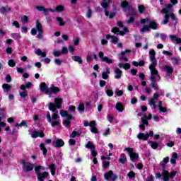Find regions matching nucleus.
I'll list each match as a JSON object with an SVG mask.
<instances>
[{
    "instance_id": "nucleus-10",
    "label": "nucleus",
    "mask_w": 181,
    "mask_h": 181,
    "mask_svg": "<svg viewBox=\"0 0 181 181\" xmlns=\"http://www.w3.org/2000/svg\"><path fill=\"white\" fill-rule=\"evenodd\" d=\"M149 136H153V131L151 130L149 133L144 134V133H139L137 135L138 139H140L141 141H148V138Z\"/></svg>"
},
{
    "instance_id": "nucleus-60",
    "label": "nucleus",
    "mask_w": 181,
    "mask_h": 181,
    "mask_svg": "<svg viewBox=\"0 0 181 181\" xmlns=\"http://www.w3.org/2000/svg\"><path fill=\"white\" fill-rule=\"evenodd\" d=\"M86 60L88 63H92L93 62V55H91V54L87 55Z\"/></svg>"
},
{
    "instance_id": "nucleus-51",
    "label": "nucleus",
    "mask_w": 181,
    "mask_h": 181,
    "mask_svg": "<svg viewBox=\"0 0 181 181\" xmlns=\"http://www.w3.org/2000/svg\"><path fill=\"white\" fill-rule=\"evenodd\" d=\"M55 12H63V11H64V6L59 5L58 6L56 7L55 8Z\"/></svg>"
},
{
    "instance_id": "nucleus-55",
    "label": "nucleus",
    "mask_w": 181,
    "mask_h": 181,
    "mask_svg": "<svg viewBox=\"0 0 181 181\" xmlns=\"http://www.w3.org/2000/svg\"><path fill=\"white\" fill-rule=\"evenodd\" d=\"M67 53H69V49H67L66 47H63L61 51V54H67Z\"/></svg>"
},
{
    "instance_id": "nucleus-2",
    "label": "nucleus",
    "mask_w": 181,
    "mask_h": 181,
    "mask_svg": "<svg viewBox=\"0 0 181 181\" xmlns=\"http://www.w3.org/2000/svg\"><path fill=\"white\" fill-rule=\"evenodd\" d=\"M21 163L24 173H28V172H32V170L35 169L37 178L39 181H45V179H47L49 177V173L46 171H44L43 173L40 172V170H46V168L42 165H37L35 167V164L30 162H26V160H21Z\"/></svg>"
},
{
    "instance_id": "nucleus-21",
    "label": "nucleus",
    "mask_w": 181,
    "mask_h": 181,
    "mask_svg": "<svg viewBox=\"0 0 181 181\" xmlns=\"http://www.w3.org/2000/svg\"><path fill=\"white\" fill-rule=\"evenodd\" d=\"M130 52H131V50H129V49H126V50L122 52L120 54L119 60H122L124 62H128V58L127 57V56H125V54L129 53Z\"/></svg>"
},
{
    "instance_id": "nucleus-5",
    "label": "nucleus",
    "mask_w": 181,
    "mask_h": 181,
    "mask_svg": "<svg viewBox=\"0 0 181 181\" xmlns=\"http://www.w3.org/2000/svg\"><path fill=\"white\" fill-rule=\"evenodd\" d=\"M85 148L87 149H90V152L92 153V156H93V163L94 165H97L98 163V160H97V151H95V146L93 144V142L88 141L87 144L85 146Z\"/></svg>"
},
{
    "instance_id": "nucleus-46",
    "label": "nucleus",
    "mask_w": 181,
    "mask_h": 181,
    "mask_svg": "<svg viewBox=\"0 0 181 181\" xmlns=\"http://www.w3.org/2000/svg\"><path fill=\"white\" fill-rule=\"evenodd\" d=\"M40 148L41 149V151H42L44 155H46V153H47V149H46V147H45V144H40Z\"/></svg>"
},
{
    "instance_id": "nucleus-61",
    "label": "nucleus",
    "mask_w": 181,
    "mask_h": 181,
    "mask_svg": "<svg viewBox=\"0 0 181 181\" xmlns=\"http://www.w3.org/2000/svg\"><path fill=\"white\" fill-rule=\"evenodd\" d=\"M13 52V49H12V47H8L6 49V53H7V54H12Z\"/></svg>"
},
{
    "instance_id": "nucleus-56",
    "label": "nucleus",
    "mask_w": 181,
    "mask_h": 181,
    "mask_svg": "<svg viewBox=\"0 0 181 181\" xmlns=\"http://www.w3.org/2000/svg\"><path fill=\"white\" fill-rule=\"evenodd\" d=\"M20 96L22 98H25V97H28V92L26 90H23V92H20Z\"/></svg>"
},
{
    "instance_id": "nucleus-42",
    "label": "nucleus",
    "mask_w": 181,
    "mask_h": 181,
    "mask_svg": "<svg viewBox=\"0 0 181 181\" xmlns=\"http://www.w3.org/2000/svg\"><path fill=\"white\" fill-rule=\"evenodd\" d=\"M151 30V27L149 25H144L143 28L140 30V32L142 33L145 32H149Z\"/></svg>"
},
{
    "instance_id": "nucleus-63",
    "label": "nucleus",
    "mask_w": 181,
    "mask_h": 181,
    "mask_svg": "<svg viewBox=\"0 0 181 181\" xmlns=\"http://www.w3.org/2000/svg\"><path fill=\"white\" fill-rule=\"evenodd\" d=\"M159 112H168V109L166 107H163L161 106V107L158 108Z\"/></svg>"
},
{
    "instance_id": "nucleus-9",
    "label": "nucleus",
    "mask_w": 181,
    "mask_h": 181,
    "mask_svg": "<svg viewBox=\"0 0 181 181\" xmlns=\"http://www.w3.org/2000/svg\"><path fill=\"white\" fill-rule=\"evenodd\" d=\"M104 178L107 181H115L118 179V176H117V175L114 174V173L110 170L105 173Z\"/></svg>"
},
{
    "instance_id": "nucleus-34",
    "label": "nucleus",
    "mask_w": 181,
    "mask_h": 181,
    "mask_svg": "<svg viewBox=\"0 0 181 181\" xmlns=\"http://www.w3.org/2000/svg\"><path fill=\"white\" fill-rule=\"evenodd\" d=\"M72 60H74V62H77L79 64H83V59H81V57L74 56L72 57Z\"/></svg>"
},
{
    "instance_id": "nucleus-41",
    "label": "nucleus",
    "mask_w": 181,
    "mask_h": 181,
    "mask_svg": "<svg viewBox=\"0 0 181 181\" xmlns=\"http://www.w3.org/2000/svg\"><path fill=\"white\" fill-rule=\"evenodd\" d=\"M103 169H108L110 168V161L104 160L103 161Z\"/></svg>"
},
{
    "instance_id": "nucleus-37",
    "label": "nucleus",
    "mask_w": 181,
    "mask_h": 181,
    "mask_svg": "<svg viewBox=\"0 0 181 181\" xmlns=\"http://www.w3.org/2000/svg\"><path fill=\"white\" fill-rule=\"evenodd\" d=\"M92 16H93V10H91V8L87 7L86 18H88V19H90L91 18Z\"/></svg>"
},
{
    "instance_id": "nucleus-49",
    "label": "nucleus",
    "mask_w": 181,
    "mask_h": 181,
    "mask_svg": "<svg viewBox=\"0 0 181 181\" xmlns=\"http://www.w3.org/2000/svg\"><path fill=\"white\" fill-rule=\"evenodd\" d=\"M28 22H29V18L26 16L21 17V23L25 25V23H28Z\"/></svg>"
},
{
    "instance_id": "nucleus-32",
    "label": "nucleus",
    "mask_w": 181,
    "mask_h": 181,
    "mask_svg": "<svg viewBox=\"0 0 181 181\" xmlns=\"http://www.w3.org/2000/svg\"><path fill=\"white\" fill-rule=\"evenodd\" d=\"M169 163V156H167L163 159L162 161L160 163V165L161 168H165L166 166V164Z\"/></svg>"
},
{
    "instance_id": "nucleus-53",
    "label": "nucleus",
    "mask_w": 181,
    "mask_h": 181,
    "mask_svg": "<svg viewBox=\"0 0 181 181\" xmlns=\"http://www.w3.org/2000/svg\"><path fill=\"white\" fill-rule=\"evenodd\" d=\"M134 21L135 18L133 16H131L126 22L128 25H131V23H134Z\"/></svg>"
},
{
    "instance_id": "nucleus-38",
    "label": "nucleus",
    "mask_w": 181,
    "mask_h": 181,
    "mask_svg": "<svg viewBox=\"0 0 181 181\" xmlns=\"http://www.w3.org/2000/svg\"><path fill=\"white\" fill-rule=\"evenodd\" d=\"M35 54H37V56H42V57H46V52H42V49H37L35 51Z\"/></svg>"
},
{
    "instance_id": "nucleus-39",
    "label": "nucleus",
    "mask_w": 181,
    "mask_h": 181,
    "mask_svg": "<svg viewBox=\"0 0 181 181\" xmlns=\"http://www.w3.org/2000/svg\"><path fill=\"white\" fill-rule=\"evenodd\" d=\"M148 144H151V148H153V149H157L158 147L159 146V144L156 141H148Z\"/></svg>"
},
{
    "instance_id": "nucleus-18",
    "label": "nucleus",
    "mask_w": 181,
    "mask_h": 181,
    "mask_svg": "<svg viewBox=\"0 0 181 181\" xmlns=\"http://www.w3.org/2000/svg\"><path fill=\"white\" fill-rule=\"evenodd\" d=\"M38 136H40V138H43L45 136V134L43 133V131H41L40 132L36 130L33 131V132L31 133V137L38 138Z\"/></svg>"
},
{
    "instance_id": "nucleus-30",
    "label": "nucleus",
    "mask_w": 181,
    "mask_h": 181,
    "mask_svg": "<svg viewBox=\"0 0 181 181\" xmlns=\"http://www.w3.org/2000/svg\"><path fill=\"white\" fill-rule=\"evenodd\" d=\"M11 36L14 40H21L22 39V36L21 35V33H11Z\"/></svg>"
},
{
    "instance_id": "nucleus-6",
    "label": "nucleus",
    "mask_w": 181,
    "mask_h": 181,
    "mask_svg": "<svg viewBox=\"0 0 181 181\" xmlns=\"http://www.w3.org/2000/svg\"><path fill=\"white\" fill-rule=\"evenodd\" d=\"M121 6L124 12H127V11H130V12H132V14H131L132 16L134 17V16H136V15H138L136 13V11L134 10V7H132V6H131V4H129V3H128V1H123L122 3Z\"/></svg>"
},
{
    "instance_id": "nucleus-26",
    "label": "nucleus",
    "mask_w": 181,
    "mask_h": 181,
    "mask_svg": "<svg viewBox=\"0 0 181 181\" xmlns=\"http://www.w3.org/2000/svg\"><path fill=\"white\" fill-rule=\"evenodd\" d=\"M119 163L122 165L127 163V155L125 153H121L119 158Z\"/></svg>"
},
{
    "instance_id": "nucleus-50",
    "label": "nucleus",
    "mask_w": 181,
    "mask_h": 181,
    "mask_svg": "<svg viewBox=\"0 0 181 181\" xmlns=\"http://www.w3.org/2000/svg\"><path fill=\"white\" fill-rule=\"evenodd\" d=\"M151 81L152 82L151 83L150 86H152V88H154V90H159V86H158V84H156L155 83H153V81H159L155 80Z\"/></svg>"
},
{
    "instance_id": "nucleus-3",
    "label": "nucleus",
    "mask_w": 181,
    "mask_h": 181,
    "mask_svg": "<svg viewBox=\"0 0 181 181\" xmlns=\"http://www.w3.org/2000/svg\"><path fill=\"white\" fill-rule=\"evenodd\" d=\"M148 54L150 61L151 62V64L148 66L151 72V76L149 78L151 81H155V80H156L157 81H160V76H159V72L158 71V69H156V66H158V61H156V52H155V49H150Z\"/></svg>"
},
{
    "instance_id": "nucleus-29",
    "label": "nucleus",
    "mask_w": 181,
    "mask_h": 181,
    "mask_svg": "<svg viewBox=\"0 0 181 181\" xmlns=\"http://www.w3.org/2000/svg\"><path fill=\"white\" fill-rule=\"evenodd\" d=\"M176 171H173L171 173H169L167 170H165V179H169V177L173 178L176 176Z\"/></svg>"
},
{
    "instance_id": "nucleus-54",
    "label": "nucleus",
    "mask_w": 181,
    "mask_h": 181,
    "mask_svg": "<svg viewBox=\"0 0 181 181\" xmlns=\"http://www.w3.org/2000/svg\"><path fill=\"white\" fill-rule=\"evenodd\" d=\"M62 51L57 50L53 52L54 57H59V56H62Z\"/></svg>"
},
{
    "instance_id": "nucleus-24",
    "label": "nucleus",
    "mask_w": 181,
    "mask_h": 181,
    "mask_svg": "<svg viewBox=\"0 0 181 181\" xmlns=\"http://www.w3.org/2000/svg\"><path fill=\"white\" fill-rule=\"evenodd\" d=\"M165 174H166V170H164L162 173V174L157 173L156 175V179H160L161 177H163V181H169V180L168 178H166V177L165 176Z\"/></svg>"
},
{
    "instance_id": "nucleus-17",
    "label": "nucleus",
    "mask_w": 181,
    "mask_h": 181,
    "mask_svg": "<svg viewBox=\"0 0 181 181\" xmlns=\"http://www.w3.org/2000/svg\"><path fill=\"white\" fill-rule=\"evenodd\" d=\"M110 39H111V43H112L113 45H117V43L119 42V39H118V37H117L116 36H115V35H110V34H107V35H106V40H110Z\"/></svg>"
},
{
    "instance_id": "nucleus-4",
    "label": "nucleus",
    "mask_w": 181,
    "mask_h": 181,
    "mask_svg": "<svg viewBox=\"0 0 181 181\" xmlns=\"http://www.w3.org/2000/svg\"><path fill=\"white\" fill-rule=\"evenodd\" d=\"M40 90L41 93H45L47 95H49V98H52V95L57 94L60 91L59 87L52 85L51 87H47L46 83L42 82L40 85Z\"/></svg>"
},
{
    "instance_id": "nucleus-28",
    "label": "nucleus",
    "mask_w": 181,
    "mask_h": 181,
    "mask_svg": "<svg viewBox=\"0 0 181 181\" xmlns=\"http://www.w3.org/2000/svg\"><path fill=\"white\" fill-rule=\"evenodd\" d=\"M163 69L165 70L167 74H172V73H173V67L169 65H165Z\"/></svg>"
},
{
    "instance_id": "nucleus-11",
    "label": "nucleus",
    "mask_w": 181,
    "mask_h": 181,
    "mask_svg": "<svg viewBox=\"0 0 181 181\" xmlns=\"http://www.w3.org/2000/svg\"><path fill=\"white\" fill-rule=\"evenodd\" d=\"M98 57L101 59V62H104L105 63H107V64H112V63L114 62V61L112 59L108 58V57H104V52H103L101 51L99 52Z\"/></svg>"
},
{
    "instance_id": "nucleus-1",
    "label": "nucleus",
    "mask_w": 181,
    "mask_h": 181,
    "mask_svg": "<svg viewBox=\"0 0 181 181\" xmlns=\"http://www.w3.org/2000/svg\"><path fill=\"white\" fill-rule=\"evenodd\" d=\"M62 103H63V100L62 98H54V103H49L48 108L49 111L54 112L52 116L50 115L49 112H47V121L51 124L52 127H60L62 123L60 122V117H59V110H57L56 108L60 110L62 108ZM55 107V108H53Z\"/></svg>"
},
{
    "instance_id": "nucleus-52",
    "label": "nucleus",
    "mask_w": 181,
    "mask_h": 181,
    "mask_svg": "<svg viewBox=\"0 0 181 181\" xmlns=\"http://www.w3.org/2000/svg\"><path fill=\"white\" fill-rule=\"evenodd\" d=\"M149 27L151 28V29H158V24H156V23L155 22H150L149 23Z\"/></svg>"
},
{
    "instance_id": "nucleus-8",
    "label": "nucleus",
    "mask_w": 181,
    "mask_h": 181,
    "mask_svg": "<svg viewBox=\"0 0 181 181\" xmlns=\"http://www.w3.org/2000/svg\"><path fill=\"white\" fill-rule=\"evenodd\" d=\"M160 97L159 93H155L153 95V97L148 99V105L150 107H152L153 110H156V103H158V99Z\"/></svg>"
},
{
    "instance_id": "nucleus-59",
    "label": "nucleus",
    "mask_w": 181,
    "mask_h": 181,
    "mask_svg": "<svg viewBox=\"0 0 181 181\" xmlns=\"http://www.w3.org/2000/svg\"><path fill=\"white\" fill-rule=\"evenodd\" d=\"M139 11L140 13H144V11H145V6L144 5H140L139 6Z\"/></svg>"
},
{
    "instance_id": "nucleus-57",
    "label": "nucleus",
    "mask_w": 181,
    "mask_h": 181,
    "mask_svg": "<svg viewBox=\"0 0 181 181\" xmlns=\"http://www.w3.org/2000/svg\"><path fill=\"white\" fill-rule=\"evenodd\" d=\"M160 36L163 42H166V39H168V35H166V34L161 33Z\"/></svg>"
},
{
    "instance_id": "nucleus-12",
    "label": "nucleus",
    "mask_w": 181,
    "mask_h": 181,
    "mask_svg": "<svg viewBox=\"0 0 181 181\" xmlns=\"http://www.w3.org/2000/svg\"><path fill=\"white\" fill-rule=\"evenodd\" d=\"M111 32L112 33H117V35L124 36V35H125V33H128V28L127 27H124L123 29V31H120L119 28L115 27V28H112Z\"/></svg>"
},
{
    "instance_id": "nucleus-47",
    "label": "nucleus",
    "mask_w": 181,
    "mask_h": 181,
    "mask_svg": "<svg viewBox=\"0 0 181 181\" xmlns=\"http://www.w3.org/2000/svg\"><path fill=\"white\" fill-rule=\"evenodd\" d=\"M84 110H85L84 104L80 103L79 105L78 106V111L81 113V112H84Z\"/></svg>"
},
{
    "instance_id": "nucleus-27",
    "label": "nucleus",
    "mask_w": 181,
    "mask_h": 181,
    "mask_svg": "<svg viewBox=\"0 0 181 181\" xmlns=\"http://www.w3.org/2000/svg\"><path fill=\"white\" fill-rule=\"evenodd\" d=\"M2 88L4 91V93H8L12 90V86L8 84V83H4L2 85Z\"/></svg>"
},
{
    "instance_id": "nucleus-58",
    "label": "nucleus",
    "mask_w": 181,
    "mask_h": 181,
    "mask_svg": "<svg viewBox=\"0 0 181 181\" xmlns=\"http://www.w3.org/2000/svg\"><path fill=\"white\" fill-rule=\"evenodd\" d=\"M56 21H57V22H59V26H64V22L62 21V18L57 17Z\"/></svg>"
},
{
    "instance_id": "nucleus-7",
    "label": "nucleus",
    "mask_w": 181,
    "mask_h": 181,
    "mask_svg": "<svg viewBox=\"0 0 181 181\" xmlns=\"http://www.w3.org/2000/svg\"><path fill=\"white\" fill-rule=\"evenodd\" d=\"M124 152H127L129 153L132 162H136L138 158H139V155L134 152L133 148H124Z\"/></svg>"
},
{
    "instance_id": "nucleus-19",
    "label": "nucleus",
    "mask_w": 181,
    "mask_h": 181,
    "mask_svg": "<svg viewBox=\"0 0 181 181\" xmlns=\"http://www.w3.org/2000/svg\"><path fill=\"white\" fill-rule=\"evenodd\" d=\"M114 73H115V78H116V80H119V78H121V77H122V71H121V69H119V68H115L114 70Z\"/></svg>"
},
{
    "instance_id": "nucleus-44",
    "label": "nucleus",
    "mask_w": 181,
    "mask_h": 181,
    "mask_svg": "<svg viewBox=\"0 0 181 181\" xmlns=\"http://www.w3.org/2000/svg\"><path fill=\"white\" fill-rule=\"evenodd\" d=\"M60 115L62 117H67V118H69V116H72L71 115H69V112L66 110H60Z\"/></svg>"
},
{
    "instance_id": "nucleus-22",
    "label": "nucleus",
    "mask_w": 181,
    "mask_h": 181,
    "mask_svg": "<svg viewBox=\"0 0 181 181\" xmlns=\"http://www.w3.org/2000/svg\"><path fill=\"white\" fill-rule=\"evenodd\" d=\"M172 11V4H168L165 6L164 8L161 11V13H165V15H168L170 13V11Z\"/></svg>"
},
{
    "instance_id": "nucleus-13",
    "label": "nucleus",
    "mask_w": 181,
    "mask_h": 181,
    "mask_svg": "<svg viewBox=\"0 0 181 181\" xmlns=\"http://www.w3.org/2000/svg\"><path fill=\"white\" fill-rule=\"evenodd\" d=\"M35 9H37L39 12H44L45 15H47L49 12H56V11L51 8H45V6H36Z\"/></svg>"
},
{
    "instance_id": "nucleus-62",
    "label": "nucleus",
    "mask_w": 181,
    "mask_h": 181,
    "mask_svg": "<svg viewBox=\"0 0 181 181\" xmlns=\"http://www.w3.org/2000/svg\"><path fill=\"white\" fill-rule=\"evenodd\" d=\"M101 6L104 8V9H107V8H108L110 6V3H104L102 2L100 4Z\"/></svg>"
},
{
    "instance_id": "nucleus-14",
    "label": "nucleus",
    "mask_w": 181,
    "mask_h": 181,
    "mask_svg": "<svg viewBox=\"0 0 181 181\" xmlns=\"http://www.w3.org/2000/svg\"><path fill=\"white\" fill-rule=\"evenodd\" d=\"M74 119V117L73 116H69L66 119L63 121V125L65 128H70L71 127V121Z\"/></svg>"
},
{
    "instance_id": "nucleus-64",
    "label": "nucleus",
    "mask_w": 181,
    "mask_h": 181,
    "mask_svg": "<svg viewBox=\"0 0 181 181\" xmlns=\"http://www.w3.org/2000/svg\"><path fill=\"white\" fill-rule=\"evenodd\" d=\"M49 169L51 170H56V165L54 164H50L49 165Z\"/></svg>"
},
{
    "instance_id": "nucleus-43",
    "label": "nucleus",
    "mask_w": 181,
    "mask_h": 181,
    "mask_svg": "<svg viewBox=\"0 0 181 181\" xmlns=\"http://www.w3.org/2000/svg\"><path fill=\"white\" fill-rule=\"evenodd\" d=\"M169 23V15L165 14L164 16V20L161 21V25H166Z\"/></svg>"
},
{
    "instance_id": "nucleus-35",
    "label": "nucleus",
    "mask_w": 181,
    "mask_h": 181,
    "mask_svg": "<svg viewBox=\"0 0 181 181\" xmlns=\"http://www.w3.org/2000/svg\"><path fill=\"white\" fill-rule=\"evenodd\" d=\"M80 135H81V132L73 131L69 138L74 139L76 138V136H80Z\"/></svg>"
},
{
    "instance_id": "nucleus-16",
    "label": "nucleus",
    "mask_w": 181,
    "mask_h": 181,
    "mask_svg": "<svg viewBox=\"0 0 181 181\" xmlns=\"http://www.w3.org/2000/svg\"><path fill=\"white\" fill-rule=\"evenodd\" d=\"M170 39L172 43H174V45H180L181 44V38L177 37L175 35H170Z\"/></svg>"
},
{
    "instance_id": "nucleus-23",
    "label": "nucleus",
    "mask_w": 181,
    "mask_h": 181,
    "mask_svg": "<svg viewBox=\"0 0 181 181\" xmlns=\"http://www.w3.org/2000/svg\"><path fill=\"white\" fill-rule=\"evenodd\" d=\"M53 142L55 144V148H62V146H64V141L62 139H58Z\"/></svg>"
},
{
    "instance_id": "nucleus-45",
    "label": "nucleus",
    "mask_w": 181,
    "mask_h": 181,
    "mask_svg": "<svg viewBox=\"0 0 181 181\" xmlns=\"http://www.w3.org/2000/svg\"><path fill=\"white\" fill-rule=\"evenodd\" d=\"M127 176L130 179V180H135V173H134L133 171H130L127 174Z\"/></svg>"
},
{
    "instance_id": "nucleus-20",
    "label": "nucleus",
    "mask_w": 181,
    "mask_h": 181,
    "mask_svg": "<svg viewBox=\"0 0 181 181\" xmlns=\"http://www.w3.org/2000/svg\"><path fill=\"white\" fill-rule=\"evenodd\" d=\"M178 158H179V156L177 155V153L173 152L170 159V162L171 165H176V160H177Z\"/></svg>"
},
{
    "instance_id": "nucleus-40",
    "label": "nucleus",
    "mask_w": 181,
    "mask_h": 181,
    "mask_svg": "<svg viewBox=\"0 0 181 181\" xmlns=\"http://www.w3.org/2000/svg\"><path fill=\"white\" fill-rule=\"evenodd\" d=\"M115 108L117 110L119 111V112H122V111H124L123 105L121 103H117Z\"/></svg>"
},
{
    "instance_id": "nucleus-25",
    "label": "nucleus",
    "mask_w": 181,
    "mask_h": 181,
    "mask_svg": "<svg viewBox=\"0 0 181 181\" xmlns=\"http://www.w3.org/2000/svg\"><path fill=\"white\" fill-rule=\"evenodd\" d=\"M145 125L148 127V125H149V122H148V120H146L145 119L141 118V124L139 126L140 129L145 131Z\"/></svg>"
},
{
    "instance_id": "nucleus-31",
    "label": "nucleus",
    "mask_w": 181,
    "mask_h": 181,
    "mask_svg": "<svg viewBox=\"0 0 181 181\" xmlns=\"http://www.w3.org/2000/svg\"><path fill=\"white\" fill-rule=\"evenodd\" d=\"M35 29L37 30V32H43V25H42V23L39 22V21H36L35 23Z\"/></svg>"
},
{
    "instance_id": "nucleus-33",
    "label": "nucleus",
    "mask_w": 181,
    "mask_h": 181,
    "mask_svg": "<svg viewBox=\"0 0 181 181\" xmlns=\"http://www.w3.org/2000/svg\"><path fill=\"white\" fill-rule=\"evenodd\" d=\"M1 13L5 14L8 13V12H11V7L6 6V7H1L0 8Z\"/></svg>"
},
{
    "instance_id": "nucleus-15",
    "label": "nucleus",
    "mask_w": 181,
    "mask_h": 181,
    "mask_svg": "<svg viewBox=\"0 0 181 181\" xmlns=\"http://www.w3.org/2000/svg\"><path fill=\"white\" fill-rule=\"evenodd\" d=\"M90 132H92L93 134H100V132H98V129H97V123L95 122V121H91L90 123Z\"/></svg>"
},
{
    "instance_id": "nucleus-48",
    "label": "nucleus",
    "mask_w": 181,
    "mask_h": 181,
    "mask_svg": "<svg viewBox=\"0 0 181 181\" xmlns=\"http://www.w3.org/2000/svg\"><path fill=\"white\" fill-rule=\"evenodd\" d=\"M8 64L10 66V67H15V66H16V62H15L13 59H9Z\"/></svg>"
},
{
    "instance_id": "nucleus-36",
    "label": "nucleus",
    "mask_w": 181,
    "mask_h": 181,
    "mask_svg": "<svg viewBox=\"0 0 181 181\" xmlns=\"http://www.w3.org/2000/svg\"><path fill=\"white\" fill-rule=\"evenodd\" d=\"M170 18L171 21H173V22H175L174 26H176V25L177 24V18H176V16L175 15V13H171L170 14Z\"/></svg>"
}]
</instances>
